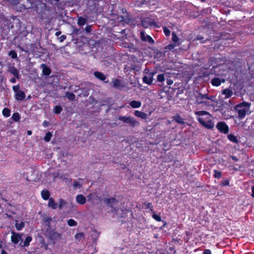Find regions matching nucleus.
I'll use <instances>...</instances> for the list:
<instances>
[{
    "label": "nucleus",
    "mask_w": 254,
    "mask_h": 254,
    "mask_svg": "<svg viewBox=\"0 0 254 254\" xmlns=\"http://www.w3.org/2000/svg\"><path fill=\"white\" fill-rule=\"evenodd\" d=\"M194 114L196 116V120L203 127L208 129L213 128L214 124L210 119L211 115L208 112L205 111H197L194 112Z\"/></svg>",
    "instance_id": "f257e3e1"
},
{
    "label": "nucleus",
    "mask_w": 254,
    "mask_h": 254,
    "mask_svg": "<svg viewBox=\"0 0 254 254\" xmlns=\"http://www.w3.org/2000/svg\"><path fill=\"white\" fill-rule=\"evenodd\" d=\"M225 65H219L216 66H213L214 72L216 75L220 76V77H214L211 80V84L213 86H219L221 85V83H224L225 79L223 78V76L226 74L225 70L224 67Z\"/></svg>",
    "instance_id": "f03ea898"
},
{
    "label": "nucleus",
    "mask_w": 254,
    "mask_h": 254,
    "mask_svg": "<svg viewBox=\"0 0 254 254\" xmlns=\"http://www.w3.org/2000/svg\"><path fill=\"white\" fill-rule=\"evenodd\" d=\"M251 107V103L243 101L236 105L235 109L238 113V117L240 119H244L245 118L247 114H248Z\"/></svg>",
    "instance_id": "7ed1b4c3"
},
{
    "label": "nucleus",
    "mask_w": 254,
    "mask_h": 254,
    "mask_svg": "<svg viewBox=\"0 0 254 254\" xmlns=\"http://www.w3.org/2000/svg\"><path fill=\"white\" fill-rule=\"evenodd\" d=\"M51 221V218L49 217L46 220L45 222L48 223L49 228L47 229L46 233L47 236H48L49 238L53 241L57 240L58 239H60L62 238V234H60L58 232L55 231L54 230L50 228V221Z\"/></svg>",
    "instance_id": "20e7f679"
},
{
    "label": "nucleus",
    "mask_w": 254,
    "mask_h": 254,
    "mask_svg": "<svg viewBox=\"0 0 254 254\" xmlns=\"http://www.w3.org/2000/svg\"><path fill=\"white\" fill-rule=\"evenodd\" d=\"M218 103V101L216 99L215 96H208L207 95V98H206L205 101H204L203 105L208 107L209 109H212L214 111H217V109H215V107Z\"/></svg>",
    "instance_id": "39448f33"
},
{
    "label": "nucleus",
    "mask_w": 254,
    "mask_h": 254,
    "mask_svg": "<svg viewBox=\"0 0 254 254\" xmlns=\"http://www.w3.org/2000/svg\"><path fill=\"white\" fill-rule=\"evenodd\" d=\"M118 120L123 122L124 123L129 125L132 127H134L139 125V123L133 117L130 116H119Z\"/></svg>",
    "instance_id": "423d86ee"
},
{
    "label": "nucleus",
    "mask_w": 254,
    "mask_h": 254,
    "mask_svg": "<svg viewBox=\"0 0 254 254\" xmlns=\"http://www.w3.org/2000/svg\"><path fill=\"white\" fill-rule=\"evenodd\" d=\"M166 82L167 86H170L173 83V80L166 78ZM165 92L170 98H172L175 93V88L171 87L170 86H166L164 88Z\"/></svg>",
    "instance_id": "0eeeda50"
},
{
    "label": "nucleus",
    "mask_w": 254,
    "mask_h": 254,
    "mask_svg": "<svg viewBox=\"0 0 254 254\" xmlns=\"http://www.w3.org/2000/svg\"><path fill=\"white\" fill-rule=\"evenodd\" d=\"M145 75L142 78V81L144 83L148 85H151L153 81V76L155 73L154 72H149L148 69H146L145 71Z\"/></svg>",
    "instance_id": "6e6552de"
},
{
    "label": "nucleus",
    "mask_w": 254,
    "mask_h": 254,
    "mask_svg": "<svg viewBox=\"0 0 254 254\" xmlns=\"http://www.w3.org/2000/svg\"><path fill=\"white\" fill-rule=\"evenodd\" d=\"M141 24L144 28H147L149 26H153L154 28L160 27L159 25L155 21H150L149 18H144L141 19Z\"/></svg>",
    "instance_id": "1a4fd4ad"
},
{
    "label": "nucleus",
    "mask_w": 254,
    "mask_h": 254,
    "mask_svg": "<svg viewBox=\"0 0 254 254\" xmlns=\"http://www.w3.org/2000/svg\"><path fill=\"white\" fill-rule=\"evenodd\" d=\"M217 129L221 133L227 134L229 131L228 126L224 122H219L216 126Z\"/></svg>",
    "instance_id": "9d476101"
},
{
    "label": "nucleus",
    "mask_w": 254,
    "mask_h": 254,
    "mask_svg": "<svg viewBox=\"0 0 254 254\" xmlns=\"http://www.w3.org/2000/svg\"><path fill=\"white\" fill-rule=\"evenodd\" d=\"M195 96V103L198 105L203 104L204 101L207 98V94H203L199 92H197Z\"/></svg>",
    "instance_id": "9b49d317"
},
{
    "label": "nucleus",
    "mask_w": 254,
    "mask_h": 254,
    "mask_svg": "<svg viewBox=\"0 0 254 254\" xmlns=\"http://www.w3.org/2000/svg\"><path fill=\"white\" fill-rule=\"evenodd\" d=\"M172 40L174 43H175V32L174 31L172 33ZM170 51H175V44L172 43L165 47L164 52L166 53Z\"/></svg>",
    "instance_id": "f8f14e48"
},
{
    "label": "nucleus",
    "mask_w": 254,
    "mask_h": 254,
    "mask_svg": "<svg viewBox=\"0 0 254 254\" xmlns=\"http://www.w3.org/2000/svg\"><path fill=\"white\" fill-rule=\"evenodd\" d=\"M140 38L141 40L144 42H148L150 44L154 43V41L152 38L150 36L146 34L144 31L140 32Z\"/></svg>",
    "instance_id": "ddd939ff"
},
{
    "label": "nucleus",
    "mask_w": 254,
    "mask_h": 254,
    "mask_svg": "<svg viewBox=\"0 0 254 254\" xmlns=\"http://www.w3.org/2000/svg\"><path fill=\"white\" fill-rule=\"evenodd\" d=\"M11 233V241L13 244H17L21 240V235L13 231Z\"/></svg>",
    "instance_id": "4468645a"
},
{
    "label": "nucleus",
    "mask_w": 254,
    "mask_h": 254,
    "mask_svg": "<svg viewBox=\"0 0 254 254\" xmlns=\"http://www.w3.org/2000/svg\"><path fill=\"white\" fill-rule=\"evenodd\" d=\"M93 74L94 76L99 80L104 81L106 83L108 82V81H105L106 79L107 78L106 76L102 72L96 71L94 72Z\"/></svg>",
    "instance_id": "2eb2a0df"
},
{
    "label": "nucleus",
    "mask_w": 254,
    "mask_h": 254,
    "mask_svg": "<svg viewBox=\"0 0 254 254\" xmlns=\"http://www.w3.org/2000/svg\"><path fill=\"white\" fill-rule=\"evenodd\" d=\"M112 86L116 88H121L124 87L121 81L118 78H113L112 81Z\"/></svg>",
    "instance_id": "dca6fc26"
},
{
    "label": "nucleus",
    "mask_w": 254,
    "mask_h": 254,
    "mask_svg": "<svg viewBox=\"0 0 254 254\" xmlns=\"http://www.w3.org/2000/svg\"><path fill=\"white\" fill-rule=\"evenodd\" d=\"M7 71L13 75L17 79H19L20 75L18 69L14 66L8 67Z\"/></svg>",
    "instance_id": "f3484780"
},
{
    "label": "nucleus",
    "mask_w": 254,
    "mask_h": 254,
    "mask_svg": "<svg viewBox=\"0 0 254 254\" xmlns=\"http://www.w3.org/2000/svg\"><path fill=\"white\" fill-rule=\"evenodd\" d=\"M15 99L17 101H23L25 99L26 95L23 91L20 90L15 93Z\"/></svg>",
    "instance_id": "a211bd4d"
},
{
    "label": "nucleus",
    "mask_w": 254,
    "mask_h": 254,
    "mask_svg": "<svg viewBox=\"0 0 254 254\" xmlns=\"http://www.w3.org/2000/svg\"><path fill=\"white\" fill-rule=\"evenodd\" d=\"M222 94L225 95V98L227 99L230 98L233 95V91L232 89L226 88L222 90Z\"/></svg>",
    "instance_id": "6ab92c4d"
},
{
    "label": "nucleus",
    "mask_w": 254,
    "mask_h": 254,
    "mask_svg": "<svg viewBox=\"0 0 254 254\" xmlns=\"http://www.w3.org/2000/svg\"><path fill=\"white\" fill-rule=\"evenodd\" d=\"M41 66L43 67V74L45 76H49L51 73V69L45 64H42Z\"/></svg>",
    "instance_id": "aec40b11"
},
{
    "label": "nucleus",
    "mask_w": 254,
    "mask_h": 254,
    "mask_svg": "<svg viewBox=\"0 0 254 254\" xmlns=\"http://www.w3.org/2000/svg\"><path fill=\"white\" fill-rule=\"evenodd\" d=\"M134 115L137 117L141 118L142 119H146L147 118V115L146 113L139 111H135Z\"/></svg>",
    "instance_id": "412c9836"
},
{
    "label": "nucleus",
    "mask_w": 254,
    "mask_h": 254,
    "mask_svg": "<svg viewBox=\"0 0 254 254\" xmlns=\"http://www.w3.org/2000/svg\"><path fill=\"white\" fill-rule=\"evenodd\" d=\"M76 200L80 204H84L86 202V197L82 194H78Z\"/></svg>",
    "instance_id": "4be33fe9"
},
{
    "label": "nucleus",
    "mask_w": 254,
    "mask_h": 254,
    "mask_svg": "<svg viewBox=\"0 0 254 254\" xmlns=\"http://www.w3.org/2000/svg\"><path fill=\"white\" fill-rule=\"evenodd\" d=\"M42 198L45 200H47L48 199H49L50 193L49 190H43L41 191V192Z\"/></svg>",
    "instance_id": "5701e85b"
},
{
    "label": "nucleus",
    "mask_w": 254,
    "mask_h": 254,
    "mask_svg": "<svg viewBox=\"0 0 254 254\" xmlns=\"http://www.w3.org/2000/svg\"><path fill=\"white\" fill-rule=\"evenodd\" d=\"M48 206L53 209H56L58 207V204L56 203L53 197H50L49 199Z\"/></svg>",
    "instance_id": "b1692460"
},
{
    "label": "nucleus",
    "mask_w": 254,
    "mask_h": 254,
    "mask_svg": "<svg viewBox=\"0 0 254 254\" xmlns=\"http://www.w3.org/2000/svg\"><path fill=\"white\" fill-rule=\"evenodd\" d=\"M129 105L132 108H138L141 106V102L139 101L132 100Z\"/></svg>",
    "instance_id": "393cba45"
},
{
    "label": "nucleus",
    "mask_w": 254,
    "mask_h": 254,
    "mask_svg": "<svg viewBox=\"0 0 254 254\" xmlns=\"http://www.w3.org/2000/svg\"><path fill=\"white\" fill-rule=\"evenodd\" d=\"M228 139L231 142L237 144L239 142L237 136L233 134H229L227 135Z\"/></svg>",
    "instance_id": "a878e982"
},
{
    "label": "nucleus",
    "mask_w": 254,
    "mask_h": 254,
    "mask_svg": "<svg viewBox=\"0 0 254 254\" xmlns=\"http://www.w3.org/2000/svg\"><path fill=\"white\" fill-rule=\"evenodd\" d=\"M105 202L108 205H110V207L111 208H113V206L112 205V203H115L117 202V199L115 197H112V198H106L105 200Z\"/></svg>",
    "instance_id": "bb28decb"
},
{
    "label": "nucleus",
    "mask_w": 254,
    "mask_h": 254,
    "mask_svg": "<svg viewBox=\"0 0 254 254\" xmlns=\"http://www.w3.org/2000/svg\"><path fill=\"white\" fill-rule=\"evenodd\" d=\"M118 18H120L119 20L121 22H124L126 23H129L132 21L131 19L129 18L128 16H118Z\"/></svg>",
    "instance_id": "cd10ccee"
},
{
    "label": "nucleus",
    "mask_w": 254,
    "mask_h": 254,
    "mask_svg": "<svg viewBox=\"0 0 254 254\" xmlns=\"http://www.w3.org/2000/svg\"><path fill=\"white\" fill-rule=\"evenodd\" d=\"M75 238L78 241H80L82 240H84L85 235L83 232L77 233L75 235Z\"/></svg>",
    "instance_id": "c85d7f7f"
},
{
    "label": "nucleus",
    "mask_w": 254,
    "mask_h": 254,
    "mask_svg": "<svg viewBox=\"0 0 254 254\" xmlns=\"http://www.w3.org/2000/svg\"><path fill=\"white\" fill-rule=\"evenodd\" d=\"M32 238L31 236H27L25 241L23 242V245H22V247H28L30 245V243L32 241Z\"/></svg>",
    "instance_id": "c756f323"
},
{
    "label": "nucleus",
    "mask_w": 254,
    "mask_h": 254,
    "mask_svg": "<svg viewBox=\"0 0 254 254\" xmlns=\"http://www.w3.org/2000/svg\"><path fill=\"white\" fill-rule=\"evenodd\" d=\"M24 226H25V224L23 222H21L20 223H18L17 221H16L15 227L18 231L21 230L24 227Z\"/></svg>",
    "instance_id": "7c9ffc66"
},
{
    "label": "nucleus",
    "mask_w": 254,
    "mask_h": 254,
    "mask_svg": "<svg viewBox=\"0 0 254 254\" xmlns=\"http://www.w3.org/2000/svg\"><path fill=\"white\" fill-rule=\"evenodd\" d=\"M86 19L83 17H79L78 18L77 24L80 26H83L85 24Z\"/></svg>",
    "instance_id": "2f4dec72"
},
{
    "label": "nucleus",
    "mask_w": 254,
    "mask_h": 254,
    "mask_svg": "<svg viewBox=\"0 0 254 254\" xmlns=\"http://www.w3.org/2000/svg\"><path fill=\"white\" fill-rule=\"evenodd\" d=\"M10 110L7 108H4L2 111V115L5 117H9L10 116Z\"/></svg>",
    "instance_id": "473e14b6"
},
{
    "label": "nucleus",
    "mask_w": 254,
    "mask_h": 254,
    "mask_svg": "<svg viewBox=\"0 0 254 254\" xmlns=\"http://www.w3.org/2000/svg\"><path fill=\"white\" fill-rule=\"evenodd\" d=\"M143 206L145 207L146 209L149 208L150 210L152 212L154 211L153 206L152 205V203L150 202H145L143 203Z\"/></svg>",
    "instance_id": "72a5a7b5"
},
{
    "label": "nucleus",
    "mask_w": 254,
    "mask_h": 254,
    "mask_svg": "<svg viewBox=\"0 0 254 254\" xmlns=\"http://www.w3.org/2000/svg\"><path fill=\"white\" fill-rule=\"evenodd\" d=\"M65 96L70 100H73L75 98V95L71 92H66Z\"/></svg>",
    "instance_id": "f704fd0d"
},
{
    "label": "nucleus",
    "mask_w": 254,
    "mask_h": 254,
    "mask_svg": "<svg viewBox=\"0 0 254 254\" xmlns=\"http://www.w3.org/2000/svg\"><path fill=\"white\" fill-rule=\"evenodd\" d=\"M11 118L15 122H18L20 119V116L18 113H14L12 114Z\"/></svg>",
    "instance_id": "c9c22d12"
},
{
    "label": "nucleus",
    "mask_w": 254,
    "mask_h": 254,
    "mask_svg": "<svg viewBox=\"0 0 254 254\" xmlns=\"http://www.w3.org/2000/svg\"><path fill=\"white\" fill-rule=\"evenodd\" d=\"M67 224L70 227L76 226L77 225V222L72 219H70L68 220Z\"/></svg>",
    "instance_id": "e433bc0d"
},
{
    "label": "nucleus",
    "mask_w": 254,
    "mask_h": 254,
    "mask_svg": "<svg viewBox=\"0 0 254 254\" xmlns=\"http://www.w3.org/2000/svg\"><path fill=\"white\" fill-rule=\"evenodd\" d=\"M63 110V108L61 106H56L54 109V112L56 114H60Z\"/></svg>",
    "instance_id": "4c0bfd02"
},
{
    "label": "nucleus",
    "mask_w": 254,
    "mask_h": 254,
    "mask_svg": "<svg viewBox=\"0 0 254 254\" xmlns=\"http://www.w3.org/2000/svg\"><path fill=\"white\" fill-rule=\"evenodd\" d=\"M52 137V133L48 131L46 133L45 136H44V139L46 142H49L50 141L51 138Z\"/></svg>",
    "instance_id": "58836bf2"
},
{
    "label": "nucleus",
    "mask_w": 254,
    "mask_h": 254,
    "mask_svg": "<svg viewBox=\"0 0 254 254\" xmlns=\"http://www.w3.org/2000/svg\"><path fill=\"white\" fill-rule=\"evenodd\" d=\"M176 122L181 124H185L184 119L181 118L180 115H179L178 114L176 115Z\"/></svg>",
    "instance_id": "ea45409f"
},
{
    "label": "nucleus",
    "mask_w": 254,
    "mask_h": 254,
    "mask_svg": "<svg viewBox=\"0 0 254 254\" xmlns=\"http://www.w3.org/2000/svg\"><path fill=\"white\" fill-rule=\"evenodd\" d=\"M8 55L11 57L13 59H15L17 58V54L14 50H11L8 52Z\"/></svg>",
    "instance_id": "a19ab883"
},
{
    "label": "nucleus",
    "mask_w": 254,
    "mask_h": 254,
    "mask_svg": "<svg viewBox=\"0 0 254 254\" xmlns=\"http://www.w3.org/2000/svg\"><path fill=\"white\" fill-rule=\"evenodd\" d=\"M213 176L215 178L219 179L222 176V173L221 172L217 171L216 170H214V175Z\"/></svg>",
    "instance_id": "79ce46f5"
},
{
    "label": "nucleus",
    "mask_w": 254,
    "mask_h": 254,
    "mask_svg": "<svg viewBox=\"0 0 254 254\" xmlns=\"http://www.w3.org/2000/svg\"><path fill=\"white\" fill-rule=\"evenodd\" d=\"M152 217L157 222H160L162 221L161 216L155 213L153 214Z\"/></svg>",
    "instance_id": "37998d69"
},
{
    "label": "nucleus",
    "mask_w": 254,
    "mask_h": 254,
    "mask_svg": "<svg viewBox=\"0 0 254 254\" xmlns=\"http://www.w3.org/2000/svg\"><path fill=\"white\" fill-rule=\"evenodd\" d=\"M66 204V202L62 198L60 199L59 200V208L60 209L62 208Z\"/></svg>",
    "instance_id": "c03bdc74"
},
{
    "label": "nucleus",
    "mask_w": 254,
    "mask_h": 254,
    "mask_svg": "<svg viewBox=\"0 0 254 254\" xmlns=\"http://www.w3.org/2000/svg\"><path fill=\"white\" fill-rule=\"evenodd\" d=\"M165 80L164 74H160L157 76V80L159 82H163Z\"/></svg>",
    "instance_id": "a18cd8bd"
},
{
    "label": "nucleus",
    "mask_w": 254,
    "mask_h": 254,
    "mask_svg": "<svg viewBox=\"0 0 254 254\" xmlns=\"http://www.w3.org/2000/svg\"><path fill=\"white\" fill-rule=\"evenodd\" d=\"M163 31L165 34V35L166 36H169L170 35V30L167 27H163Z\"/></svg>",
    "instance_id": "49530a36"
},
{
    "label": "nucleus",
    "mask_w": 254,
    "mask_h": 254,
    "mask_svg": "<svg viewBox=\"0 0 254 254\" xmlns=\"http://www.w3.org/2000/svg\"><path fill=\"white\" fill-rule=\"evenodd\" d=\"M229 185V180H225L222 181L221 184H220L221 186H227Z\"/></svg>",
    "instance_id": "de8ad7c7"
},
{
    "label": "nucleus",
    "mask_w": 254,
    "mask_h": 254,
    "mask_svg": "<svg viewBox=\"0 0 254 254\" xmlns=\"http://www.w3.org/2000/svg\"><path fill=\"white\" fill-rule=\"evenodd\" d=\"M19 87H20V86L19 84H17V85H13L12 86V89L14 91V92L15 93L16 92H17L18 91H20L19 90Z\"/></svg>",
    "instance_id": "09e8293b"
},
{
    "label": "nucleus",
    "mask_w": 254,
    "mask_h": 254,
    "mask_svg": "<svg viewBox=\"0 0 254 254\" xmlns=\"http://www.w3.org/2000/svg\"><path fill=\"white\" fill-rule=\"evenodd\" d=\"M73 186L74 188H80L81 187V185L79 184V182L77 181H74L73 184Z\"/></svg>",
    "instance_id": "8fccbe9b"
},
{
    "label": "nucleus",
    "mask_w": 254,
    "mask_h": 254,
    "mask_svg": "<svg viewBox=\"0 0 254 254\" xmlns=\"http://www.w3.org/2000/svg\"><path fill=\"white\" fill-rule=\"evenodd\" d=\"M85 30H86V32L90 33L91 31V28L90 26H89V25L86 26L85 27Z\"/></svg>",
    "instance_id": "3c124183"
},
{
    "label": "nucleus",
    "mask_w": 254,
    "mask_h": 254,
    "mask_svg": "<svg viewBox=\"0 0 254 254\" xmlns=\"http://www.w3.org/2000/svg\"><path fill=\"white\" fill-rule=\"evenodd\" d=\"M66 37L65 35H62L60 37V42H63L64 40H65L66 39Z\"/></svg>",
    "instance_id": "603ef678"
},
{
    "label": "nucleus",
    "mask_w": 254,
    "mask_h": 254,
    "mask_svg": "<svg viewBox=\"0 0 254 254\" xmlns=\"http://www.w3.org/2000/svg\"><path fill=\"white\" fill-rule=\"evenodd\" d=\"M203 254H212L211 252L209 249H206L203 252Z\"/></svg>",
    "instance_id": "864d4df0"
},
{
    "label": "nucleus",
    "mask_w": 254,
    "mask_h": 254,
    "mask_svg": "<svg viewBox=\"0 0 254 254\" xmlns=\"http://www.w3.org/2000/svg\"><path fill=\"white\" fill-rule=\"evenodd\" d=\"M180 44V39L177 37V36L176 35V46L177 45H179Z\"/></svg>",
    "instance_id": "5fc2aeb1"
},
{
    "label": "nucleus",
    "mask_w": 254,
    "mask_h": 254,
    "mask_svg": "<svg viewBox=\"0 0 254 254\" xmlns=\"http://www.w3.org/2000/svg\"><path fill=\"white\" fill-rule=\"evenodd\" d=\"M16 77L14 76L13 77H12L10 79V82L12 83H14L16 82Z\"/></svg>",
    "instance_id": "6e6d98bb"
},
{
    "label": "nucleus",
    "mask_w": 254,
    "mask_h": 254,
    "mask_svg": "<svg viewBox=\"0 0 254 254\" xmlns=\"http://www.w3.org/2000/svg\"><path fill=\"white\" fill-rule=\"evenodd\" d=\"M231 158L234 161H238L239 160L238 158L235 156H231Z\"/></svg>",
    "instance_id": "4d7b16f0"
},
{
    "label": "nucleus",
    "mask_w": 254,
    "mask_h": 254,
    "mask_svg": "<svg viewBox=\"0 0 254 254\" xmlns=\"http://www.w3.org/2000/svg\"><path fill=\"white\" fill-rule=\"evenodd\" d=\"M252 196L254 197V186H253L252 188Z\"/></svg>",
    "instance_id": "13d9d810"
},
{
    "label": "nucleus",
    "mask_w": 254,
    "mask_h": 254,
    "mask_svg": "<svg viewBox=\"0 0 254 254\" xmlns=\"http://www.w3.org/2000/svg\"><path fill=\"white\" fill-rule=\"evenodd\" d=\"M27 133L28 135H31L32 133V132L31 130H28Z\"/></svg>",
    "instance_id": "bf43d9fd"
},
{
    "label": "nucleus",
    "mask_w": 254,
    "mask_h": 254,
    "mask_svg": "<svg viewBox=\"0 0 254 254\" xmlns=\"http://www.w3.org/2000/svg\"><path fill=\"white\" fill-rule=\"evenodd\" d=\"M61 34V31H58L56 33L55 35L57 36H59Z\"/></svg>",
    "instance_id": "052dcab7"
},
{
    "label": "nucleus",
    "mask_w": 254,
    "mask_h": 254,
    "mask_svg": "<svg viewBox=\"0 0 254 254\" xmlns=\"http://www.w3.org/2000/svg\"><path fill=\"white\" fill-rule=\"evenodd\" d=\"M1 254H7L6 252L3 250L1 251Z\"/></svg>",
    "instance_id": "680f3d73"
},
{
    "label": "nucleus",
    "mask_w": 254,
    "mask_h": 254,
    "mask_svg": "<svg viewBox=\"0 0 254 254\" xmlns=\"http://www.w3.org/2000/svg\"><path fill=\"white\" fill-rule=\"evenodd\" d=\"M48 122L47 121H44V125H48Z\"/></svg>",
    "instance_id": "e2e57ef3"
},
{
    "label": "nucleus",
    "mask_w": 254,
    "mask_h": 254,
    "mask_svg": "<svg viewBox=\"0 0 254 254\" xmlns=\"http://www.w3.org/2000/svg\"><path fill=\"white\" fill-rule=\"evenodd\" d=\"M60 0H54L55 1H56V2H58Z\"/></svg>",
    "instance_id": "0e129e2a"
},
{
    "label": "nucleus",
    "mask_w": 254,
    "mask_h": 254,
    "mask_svg": "<svg viewBox=\"0 0 254 254\" xmlns=\"http://www.w3.org/2000/svg\"><path fill=\"white\" fill-rule=\"evenodd\" d=\"M201 2H205L206 0H200Z\"/></svg>",
    "instance_id": "69168bd1"
},
{
    "label": "nucleus",
    "mask_w": 254,
    "mask_h": 254,
    "mask_svg": "<svg viewBox=\"0 0 254 254\" xmlns=\"http://www.w3.org/2000/svg\"><path fill=\"white\" fill-rule=\"evenodd\" d=\"M178 74H179V73H176V75H177V76H176V78L178 77Z\"/></svg>",
    "instance_id": "338daca9"
},
{
    "label": "nucleus",
    "mask_w": 254,
    "mask_h": 254,
    "mask_svg": "<svg viewBox=\"0 0 254 254\" xmlns=\"http://www.w3.org/2000/svg\"><path fill=\"white\" fill-rule=\"evenodd\" d=\"M177 50H178L177 49H176V50H175L176 53H177Z\"/></svg>",
    "instance_id": "774afa93"
}]
</instances>
